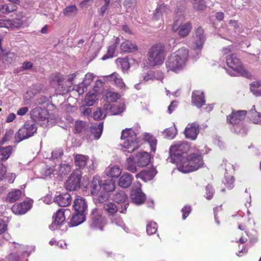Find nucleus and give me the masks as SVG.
<instances>
[{
    "label": "nucleus",
    "instance_id": "obj_1",
    "mask_svg": "<svg viewBox=\"0 0 261 261\" xmlns=\"http://www.w3.org/2000/svg\"><path fill=\"white\" fill-rule=\"evenodd\" d=\"M189 55L188 50L181 48L172 54L166 62L167 71L179 72L186 66Z\"/></svg>",
    "mask_w": 261,
    "mask_h": 261
},
{
    "label": "nucleus",
    "instance_id": "obj_2",
    "mask_svg": "<svg viewBox=\"0 0 261 261\" xmlns=\"http://www.w3.org/2000/svg\"><path fill=\"white\" fill-rule=\"evenodd\" d=\"M203 165V161L201 155L196 153L190 154L187 157L182 158L177 163V168L183 173H188L198 170Z\"/></svg>",
    "mask_w": 261,
    "mask_h": 261
},
{
    "label": "nucleus",
    "instance_id": "obj_3",
    "mask_svg": "<svg viewBox=\"0 0 261 261\" xmlns=\"http://www.w3.org/2000/svg\"><path fill=\"white\" fill-rule=\"evenodd\" d=\"M121 145L126 149L125 151L132 152L140 146V140L137 137V134L132 128H126L122 132L121 136Z\"/></svg>",
    "mask_w": 261,
    "mask_h": 261
},
{
    "label": "nucleus",
    "instance_id": "obj_4",
    "mask_svg": "<svg viewBox=\"0 0 261 261\" xmlns=\"http://www.w3.org/2000/svg\"><path fill=\"white\" fill-rule=\"evenodd\" d=\"M165 57V47L161 43L154 45L148 51V60L149 64L151 66L162 64Z\"/></svg>",
    "mask_w": 261,
    "mask_h": 261
},
{
    "label": "nucleus",
    "instance_id": "obj_5",
    "mask_svg": "<svg viewBox=\"0 0 261 261\" xmlns=\"http://www.w3.org/2000/svg\"><path fill=\"white\" fill-rule=\"evenodd\" d=\"M190 149L189 145L185 142H178L171 145L169 149L171 162L178 163L182 158V154L186 153Z\"/></svg>",
    "mask_w": 261,
    "mask_h": 261
},
{
    "label": "nucleus",
    "instance_id": "obj_6",
    "mask_svg": "<svg viewBox=\"0 0 261 261\" xmlns=\"http://www.w3.org/2000/svg\"><path fill=\"white\" fill-rule=\"evenodd\" d=\"M227 65L232 69V72L229 74L232 76H236L239 75L246 76L247 71L243 68L242 63L234 54H231L226 57Z\"/></svg>",
    "mask_w": 261,
    "mask_h": 261
},
{
    "label": "nucleus",
    "instance_id": "obj_7",
    "mask_svg": "<svg viewBox=\"0 0 261 261\" xmlns=\"http://www.w3.org/2000/svg\"><path fill=\"white\" fill-rule=\"evenodd\" d=\"M36 132L37 126L34 122H26L16 133L14 137L15 141L19 143L33 136Z\"/></svg>",
    "mask_w": 261,
    "mask_h": 261
},
{
    "label": "nucleus",
    "instance_id": "obj_8",
    "mask_svg": "<svg viewBox=\"0 0 261 261\" xmlns=\"http://www.w3.org/2000/svg\"><path fill=\"white\" fill-rule=\"evenodd\" d=\"M31 118L36 122L41 125L46 126L49 122V114L45 109L36 107L30 113Z\"/></svg>",
    "mask_w": 261,
    "mask_h": 261
},
{
    "label": "nucleus",
    "instance_id": "obj_9",
    "mask_svg": "<svg viewBox=\"0 0 261 261\" xmlns=\"http://www.w3.org/2000/svg\"><path fill=\"white\" fill-rule=\"evenodd\" d=\"M82 178V171L80 169L75 170L66 181L65 187L67 190L74 191L80 188Z\"/></svg>",
    "mask_w": 261,
    "mask_h": 261
},
{
    "label": "nucleus",
    "instance_id": "obj_10",
    "mask_svg": "<svg viewBox=\"0 0 261 261\" xmlns=\"http://www.w3.org/2000/svg\"><path fill=\"white\" fill-rule=\"evenodd\" d=\"M90 226L91 228L101 230L105 225L104 217L102 216L101 212L97 208L92 211Z\"/></svg>",
    "mask_w": 261,
    "mask_h": 261
},
{
    "label": "nucleus",
    "instance_id": "obj_11",
    "mask_svg": "<svg viewBox=\"0 0 261 261\" xmlns=\"http://www.w3.org/2000/svg\"><path fill=\"white\" fill-rule=\"evenodd\" d=\"M205 39L203 30L201 27H198L193 36L191 45V47L195 50L201 49L203 47Z\"/></svg>",
    "mask_w": 261,
    "mask_h": 261
},
{
    "label": "nucleus",
    "instance_id": "obj_12",
    "mask_svg": "<svg viewBox=\"0 0 261 261\" xmlns=\"http://www.w3.org/2000/svg\"><path fill=\"white\" fill-rule=\"evenodd\" d=\"M113 200L118 204H120V213L125 214L127 207L129 204V200L127 195L124 191L117 192L113 196Z\"/></svg>",
    "mask_w": 261,
    "mask_h": 261
},
{
    "label": "nucleus",
    "instance_id": "obj_13",
    "mask_svg": "<svg viewBox=\"0 0 261 261\" xmlns=\"http://www.w3.org/2000/svg\"><path fill=\"white\" fill-rule=\"evenodd\" d=\"M199 125L196 122L189 123L185 130L186 138L195 140L199 133Z\"/></svg>",
    "mask_w": 261,
    "mask_h": 261
},
{
    "label": "nucleus",
    "instance_id": "obj_14",
    "mask_svg": "<svg viewBox=\"0 0 261 261\" xmlns=\"http://www.w3.org/2000/svg\"><path fill=\"white\" fill-rule=\"evenodd\" d=\"M191 29V25L190 23H186L181 24L178 20L174 22L172 26V30L174 32L178 30V34L181 37L187 36L190 33Z\"/></svg>",
    "mask_w": 261,
    "mask_h": 261
},
{
    "label": "nucleus",
    "instance_id": "obj_15",
    "mask_svg": "<svg viewBox=\"0 0 261 261\" xmlns=\"http://www.w3.org/2000/svg\"><path fill=\"white\" fill-rule=\"evenodd\" d=\"M246 114L247 111L245 110L232 111L231 114L227 116V121L232 125L239 124L245 118Z\"/></svg>",
    "mask_w": 261,
    "mask_h": 261
},
{
    "label": "nucleus",
    "instance_id": "obj_16",
    "mask_svg": "<svg viewBox=\"0 0 261 261\" xmlns=\"http://www.w3.org/2000/svg\"><path fill=\"white\" fill-rule=\"evenodd\" d=\"M32 203L33 201L30 200L18 204H15L12 207V211L15 214H24L31 208Z\"/></svg>",
    "mask_w": 261,
    "mask_h": 261
},
{
    "label": "nucleus",
    "instance_id": "obj_17",
    "mask_svg": "<svg viewBox=\"0 0 261 261\" xmlns=\"http://www.w3.org/2000/svg\"><path fill=\"white\" fill-rule=\"evenodd\" d=\"M73 206L75 212L87 214L88 205L87 201L83 197L80 196H76Z\"/></svg>",
    "mask_w": 261,
    "mask_h": 261
},
{
    "label": "nucleus",
    "instance_id": "obj_18",
    "mask_svg": "<svg viewBox=\"0 0 261 261\" xmlns=\"http://www.w3.org/2000/svg\"><path fill=\"white\" fill-rule=\"evenodd\" d=\"M65 210L64 208H61L57 211L56 213L53 216V218L54 219V222L49 226L50 229H56L57 226H59L64 223L65 220Z\"/></svg>",
    "mask_w": 261,
    "mask_h": 261
},
{
    "label": "nucleus",
    "instance_id": "obj_19",
    "mask_svg": "<svg viewBox=\"0 0 261 261\" xmlns=\"http://www.w3.org/2000/svg\"><path fill=\"white\" fill-rule=\"evenodd\" d=\"M132 201L137 205L142 204L145 200V195L140 188L133 189L130 194Z\"/></svg>",
    "mask_w": 261,
    "mask_h": 261
},
{
    "label": "nucleus",
    "instance_id": "obj_20",
    "mask_svg": "<svg viewBox=\"0 0 261 261\" xmlns=\"http://www.w3.org/2000/svg\"><path fill=\"white\" fill-rule=\"evenodd\" d=\"M16 55L11 51H6L2 50L0 51V60L6 64H11L14 63L16 59Z\"/></svg>",
    "mask_w": 261,
    "mask_h": 261
},
{
    "label": "nucleus",
    "instance_id": "obj_21",
    "mask_svg": "<svg viewBox=\"0 0 261 261\" xmlns=\"http://www.w3.org/2000/svg\"><path fill=\"white\" fill-rule=\"evenodd\" d=\"M22 24V21L19 19H2L0 20V28L8 29L18 28Z\"/></svg>",
    "mask_w": 261,
    "mask_h": 261
},
{
    "label": "nucleus",
    "instance_id": "obj_22",
    "mask_svg": "<svg viewBox=\"0 0 261 261\" xmlns=\"http://www.w3.org/2000/svg\"><path fill=\"white\" fill-rule=\"evenodd\" d=\"M170 10L167 5L161 4L159 5L155 9L153 17L156 20H163L164 17L169 12Z\"/></svg>",
    "mask_w": 261,
    "mask_h": 261
},
{
    "label": "nucleus",
    "instance_id": "obj_23",
    "mask_svg": "<svg viewBox=\"0 0 261 261\" xmlns=\"http://www.w3.org/2000/svg\"><path fill=\"white\" fill-rule=\"evenodd\" d=\"M55 80L56 81L58 84L57 87L56 88L57 93L61 95L66 93L68 91V89L67 86L64 84V79L63 78V76L59 73L56 74Z\"/></svg>",
    "mask_w": 261,
    "mask_h": 261
},
{
    "label": "nucleus",
    "instance_id": "obj_24",
    "mask_svg": "<svg viewBox=\"0 0 261 261\" xmlns=\"http://www.w3.org/2000/svg\"><path fill=\"white\" fill-rule=\"evenodd\" d=\"M137 165L139 167H144L147 166L150 162V156L146 152L139 153L135 157Z\"/></svg>",
    "mask_w": 261,
    "mask_h": 261
},
{
    "label": "nucleus",
    "instance_id": "obj_25",
    "mask_svg": "<svg viewBox=\"0 0 261 261\" xmlns=\"http://www.w3.org/2000/svg\"><path fill=\"white\" fill-rule=\"evenodd\" d=\"M192 100L193 103L198 108H201L205 102L203 93L199 91H195L193 92Z\"/></svg>",
    "mask_w": 261,
    "mask_h": 261
},
{
    "label": "nucleus",
    "instance_id": "obj_26",
    "mask_svg": "<svg viewBox=\"0 0 261 261\" xmlns=\"http://www.w3.org/2000/svg\"><path fill=\"white\" fill-rule=\"evenodd\" d=\"M60 206L65 207L71 203L70 195L68 193H64L56 196L54 199Z\"/></svg>",
    "mask_w": 261,
    "mask_h": 261
},
{
    "label": "nucleus",
    "instance_id": "obj_27",
    "mask_svg": "<svg viewBox=\"0 0 261 261\" xmlns=\"http://www.w3.org/2000/svg\"><path fill=\"white\" fill-rule=\"evenodd\" d=\"M157 172L155 168H152L148 170H144L136 175L137 178H140L146 181L151 180L156 175Z\"/></svg>",
    "mask_w": 261,
    "mask_h": 261
},
{
    "label": "nucleus",
    "instance_id": "obj_28",
    "mask_svg": "<svg viewBox=\"0 0 261 261\" xmlns=\"http://www.w3.org/2000/svg\"><path fill=\"white\" fill-rule=\"evenodd\" d=\"M102 180L99 176H95L93 177L91 184V194L95 196L100 192V189L102 188Z\"/></svg>",
    "mask_w": 261,
    "mask_h": 261
},
{
    "label": "nucleus",
    "instance_id": "obj_29",
    "mask_svg": "<svg viewBox=\"0 0 261 261\" xmlns=\"http://www.w3.org/2000/svg\"><path fill=\"white\" fill-rule=\"evenodd\" d=\"M86 214L75 212L72 215L70 220L71 226H76L86 220Z\"/></svg>",
    "mask_w": 261,
    "mask_h": 261
},
{
    "label": "nucleus",
    "instance_id": "obj_30",
    "mask_svg": "<svg viewBox=\"0 0 261 261\" xmlns=\"http://www.w3.org/2000/svg\"><path fill=\"white\" fill-rule=\"evenodd\" d=\"M133 179V178L131 174L125 172L120 177L118 185L122 188H128L131 185Z\"/></svg>",
    "mask_w": 261,
    "mask_h": 261
},
{
    "label": "nucleus",
    "instance_id": "obj_31",
    "mask_svg": "<svg viewBox=\"0 0 261 261\" xmlns=\"http://www.w3.org/2000/svg\"><path fill=\"white\" fill-rule=\"evenodd\" d=\"M103 210L106 214L111 218L116 215V213L119 210H121L119 207H118L116 204L113 202H107L103 204Z\"/></svg>",
    "mask_w": 261,
    "mask_h": 261
},
{
    "label": "nucleus",
    "instance_id": "obj_32",
    "mask_svg": "<svg viewBox=\"0 0 261 261\" xmlns=\"http://www.w3.org/2000/svg\"><path fill=\"white\" fill-rule=\"evenodd\" d=\"M106 77L108 81L111 82H113L116 85L119 87L122 88L123 86H125L122 77L119 74L116 72H114L110 75H107L106 76Z\"/></svg>",
    "mask_w": 261,
    "mask_h": 261
},
{
    "label": "nucleus",
    "instance_id": "obj_33",
    "mask_svg": "<svg viewBox=\"0 0 261 261\" xmlns=\"http://www.w3.org/2000/svg\"><path fill=\"white\" fill-rule=\"evenodd\" d=\"M103 124L102 122H100L98 124H93L91 126V133L92 135L93 136L94 139L97 140L99 139L103 131Z\"/></svg>",
    "mask_w": 261,
    "mask_h": 261
},
{
    "label": "nucleus",
    "instance_id": "obj_34",
    "mask_svg": "<svg viewBox=\"0 0 261 261\" xmlns=\"http://www.w3.org/2000/svg\"><path fill=\"white\" fill-rule=\"evenodd\" d=\"M122 172L121 169L117 165L108 167L106 170L107 176L112 178H118Z\"/></svg>",
    "mask_w": 261,
    "mask_h": 261
},
{
    "label": "nucleus",
    "instance_id": "obj_35",
    "mask_svg": "<svg viewBox=\"0 0 261 261\" xmlns=\"http://www.w3.org/2000/svg\"><path fill=\"white\" fill-rule=\"evenodd\" d=\"M21 194L20 190L13 189L7 194L6 201L11 203L14 202L20 198Z\"/></svg>",
    "mask_w": 261,
    "mask_h": 261
},
{
    "label": "nucleus",
    "instance_id": "obj_36",
    "mask_svg": "<svg viewBox=\"0 0 261 261\" xmlns=\"http://www.w3.org/2000/svg\"><path fill=\"white\" fill-rule=\"evenodd\" d=\"M120 49L123 52H133L138 49L136 44L129 40H125L120 45Z\"/></svg>",
    "mask_w": 261,
    "mask_h": 261
},
{
    "label": "nucleus",
    "instance_id": "obj_37",
    "mask_svg": "<svg viewBox=\"0 0 261 261\" xmlns=\"http://www.w3.org/2000/svg\"><path fill=\"white\" fill-rule=\"evenodd\" d=\"M88 157L82 154H76L74 156V163L76 166L83 169L87 164Z\"/></svg>",
    "mask_w": 261,
    "mask_h": 261
},
{
    "label": "nucleus",
    "instance_id": "obj_38",
    "mask_svg": "<svg viewBox=\"0 0 261 261\" xmlns=\"http://www.w3.org/2000/svg\"><path fill=\"white\" fill-rule=\"evenodd\" d=\"M111 223L118 227H121L124 231H127L128 229L126 227L122 219L117 215L110 218Z\"/></svg>",
    "mask_w": 261,
    "mask_h": 261
},
{
    "label": "nucleus",
    "instance_id": "obj_39",
    "mask_svg": "<svg viewBox=\"0 0 261 261\" xmlns=\"http://www.w3.org/2000/svg\"><path fill=\"white\" fill-rule=\"evenodd\" d=\"M12 150L11 146H8L5 147L0 146V161L7 160L11 154Z\"/></svg>",
    "mask_w": 261,
    "mask_h": 261
},
{
    "label": "nucleus",
    "instance_id": "obj_40",
    "mask_svg": "<svg viewBox=\"0 0 261 261\" xmlns=\"http://www.w3.org/2000/svg\"><path fill=\"white\" fill-rule=\"evenodd\" d=\"M16 9V5L13 3L0 5V12L3 14H9Z\"/></svg>",
    "mask_w": 261,
    "mask_h": 261
},
{
    "label": "nucleus",
    "instance_id": "obj_41",
    "mask_svg": "<svg viewBox=\"0 0 261 261\" xmlns=\"http://www.w3.org/2000/svg\"><path fill=\"white\" fill-rule=\"evenodd\" d=\"M102 190L106 192H110L113 191L115 188V181L113 179L105 180L103 182H102Z\"/></svg>",
    "mask_w": 261,
    "mask_h": 261
},
{
    "label": "nucleus",
    "instance_id": "obj_42",
    "mask_svg": "<svg viewBox=\"0 0 261 261\" xmlns=\"http://www.w3.org/2000/svg\"><path fill=\"white\" fill-rule=\"evenodd\" d=\"M94 197V201L95 204L102 203L106 201L109 197L108 192L101 191Z\"/></svg>",
    "mask_w": 261,
    "mask_h": 261
},
{
    "label": "nucleus",
    "instance_id": "obj_43",
    "mask_svg": "<svg viewBox=\"0 0 261 261\" xmlns=\"http://www.w3.org/2000/svg\"><path fill=\"white\" fill-rule=\"evenodd\" d=\"M137 166L136 158L129 157L127 159L125 167L127 170L134 173L137 171Z\"/></svg>",
    "mask_w": 261,
    "mask_h": 261
},
{
    "label": "nucleus",
    "instance_id": "obj_44",
    "mask_svg": "<svg viewBox=\"0 0 261 261\" xmlns=\"http://www.w3.org/2000/svg\"><path fill=\"white\" fill-rule=\"evenodd\" d=\"M250 91L256 96H261V81L253 82L250 85Z\"/></svg>",
    "mask_w": 261,
    "mask_h": 261
},
{
    "label": "nucleus",
    "instance_id": "obj_45",
    "mask_svg": "<svg viewBox=\"0 0 261 261\" xmlns=\"http://www.w3.org/2000/svg\"><path fill=\"white\" fill-rule=\"evenodd\" d=\"M117 66L121 68L123 71L129 68V63L126 58H118L116 61Z\"/></svg>",
    "mask_w": 261,
    "mask_h": 261
},
{
    "label": "nucleus",
    "instance_id": "obj_46",
    "mask_svg": "<svg viewBox=\"0 0 261 261\" xmlns=\"http://www.w3.org/2000/svg\"><path fill=\"white\" fill-rule=\"evenodd\" d=\"M145 139L149 144L151 150L153 152H155L157 144V140L156 138L149 134H147L145 136Z\"/></svg>",
    "mask_w": 261,
    "mask_h": 261
},
{
    "label": "nucleus",
    "instance_id": "obj_47",
    "mask_svg": "<svg viewBox=\"0 0 261 261\" xmlns=\"http://www.w3.org/2000/svg\"><path fill=\"white\" fill-rule=\"evenodd\" d=\"M105 97L107 101L108 102H115L120 97L118 93L110 91L106 93Z\"/></svg>",
    "mask_w": 261,
    "mask_h": 261
},
{
    "label": "nucleus",
    "instance_id": "obj_48",
    "mask_svg": "<svg viewBox=\"0 0 261 261\" xmlns=\"http://www.w3.org/2000/svg\"><path fill=\"white\" fill-rule=\"evenodd\" d=\"M163 134L166 138L172 139L175 137L177 134V129L175 126H174L173 127L165 129L163 132Z\"/></svg>",
    "mask_w": 261,
    "mask_h": 261
},
{
    "label": "nucleus",
    "instance_id": "obj_49",
    "mask_svg": "<svg viewBox=\"0 0 261 261\" xmlns=\"http://www.w3.org/2000/svg\"><path fill=\"white\" fill-rule=\"evenodd\" d=\"M250 113L252 114L251 120L254 123H261V114L255 110V106H253L252 109L250 110Z\"/></svg>",
    "mask_w": 261,
    "mask_h": 261
},
{
    "label": "nucleus",
    "instance_id": "obj_50",
    "mask_svg": "<svg viewBox=\"0 0 261 261\" xmlns=\"http://www.w3.org/2000/svg\"><path fill=\"white\" fill-rule=\"evenodd\" d=\"M118 40H119V39L117 38L116 40V44L118 43ZM116 46H117V44H113V45L110 46L108 49L107 54L105 55L102 57V59L103 60H105L108 58L113 57L114 55L115 50Z\"/></svg>",
    "mask_w": 261,
    "mask_h": 261
},
{
    "label": "nucleus",
    "instance_id": "obj_51",
    "mask_svg": "<svg viewBox=\"0 0 261 261\" xmlns=\"http://www.w3.org/2000/svg\"><path fill=\"white\" fill-rule=\"evenodd\" d=\"M63 13L67 16L74 15L77 13V8L74 5L68 6L64 9Z\"/></svg>",
    "mask_w": 261,
    "mask_h": 261
},
{
    "label": "nucleus",
    "instance_id": "obj_52",
    "mask_svg": "<svg viewBox=\"0 0 261 261\" xmlns=\"http://www.w3.org/2000/svg\"><path fill=\"white\" fill-rule=\"evenodd\" d=\"M96 95L94 93H88L86 95L84 101L86 105L91 106L96 101Z\"/></svg>",
    "mask_w": 261,
    "mask_h": 261
},
{
    "label": "nucleus",
    "instance_id": "obj_53",
    "mask_svg": "<svg viewBox=\"0 0 261 261\" xmlns=\"http://www.w3.org/2000/svg\"><path fill=\"white\" fill-rule=\"evenodd\" d=\"M157 230V224L153 222H150L146 225V232L148 234L151 235L155 233Z\"/></svg>",
    "mask_w": 261,
    "mask_h": 261
},
{
    "label": "nucleus",
    "instance_id": "obj_54",
    "mask_svg": "<svg viewBox=\"0 0 261 261\" xmlns=\"http://www.w3.org/2000/svg\"><path fill=\"white\" fill-rule=\"evenodd\" d=\"M193 4V7L197 10H203L205 8L204 0H190Z\"/></svg>",
    "mask_w": 261,
    "mask_h": 261
},
{
    "label": "nucleus",
    "instance_id": "obj_55",
    "mask_svg": "<svg viewBox=\"0 0 261 261\" xmlns=\"http://www.w3.org/2000/svg\"><path fill=\"white\" fill-rule=\"evenodd\" d=\"M234 179L232 176H225L224 184L228 190L232 189L234 187Z\"/></svg>",
    "mask_w": 261,
    "mask_h": 261
},
{
    "label": "nucleus",
    "instance_id": "obj_56",
    "mask_svg": "<svg viewBox=\"0 0 261 261\" xmlns=\"http://www.w3.org/2000/svg\"><path fill=\"white\" fill-rule=\"evenodd\" d=\"M71 171V168L68 164H61L59 169V173L61 175H65Z\"/></svg>",
    "mask_w": 261,
    "mask_h": 261
},
{
    "label": "nucleus",
    "instance_id": "obj_57",
    "mask_svg": "<svg viewBox=\"0 0 261 261\" xmlns=\"http://www.w3.org/2000/svg\"><path fill=\"white\" fill-rule=\"evenodd\" d=\"M94 75L92 73H88L86 74L85 77L83 82V86H85L86 88L89 86L92 82L93 81Z\"/></svg>",
    "mask_w": 261,
    "mask_h": 261
},
{
    "label": "nucleus",
    "instance_id": "obj_58",
    "mask_svg": "<svg viewBox=\"0 0 261 261\" xmlns=\"http://www.w3.org/2000/svg\"><path fill=\"white\" fill-rule=\"evenodd\" d=\"M106 116V114L104 111H102L100 109H98L93 113V118L95 120H100L102 118H105Z\"/></svg>",
    "mask_w": 261,
    "mask_h": 261
},
{
    "label": "nucleus",
    "instance_id": "obj_59",
    "mask_svg": "<svg viewBox=\"0 0 261 261\" xmlns=\"http://www.w3.org/2000/svg\"><path fill=\"white\" fill-rule=\"evenodd\" d=\"M86 123L83 121H77L75 124V130L76 133H80L85 127Z\"/></svg>",
    "mask_w": 261,
    "mask_h": 261
},
{
    "label": "nucleus",
    "instance_id": "obj_60",
    "mask_svg": "<svg viewBox=\"0 0 261 261\" xmlns=\"http://www.w3.org/2000/svg\"><path fill=\"white\" fill-rule=\"evenodd\" d=\"M206 198L207 199H211L214 195V189L212 186L208 185L206 187Z\"/></svg>",
    "mask_w": 261,
    "mask_h": 261
},
{
    "label": "nucleus",
    "instance_id": "obj_61",
    "mask_svg": "<svg viewBox=\"0 0 261 261\" xmlns=\"http://www.w3.org/2000/svg\"><path fill=\"white\" fill-rule=\"evenodd\" d=\"M191 211V207L190 206H185L182 208L181 212L182 213V219L185 220L188 216Z\"/></svg>",
    "mask_w": 261,
    "mask_h": 261
},
{
    "label": "nucleus",
    "instance_id": "obj_62",
    "mask_svg": "<svg viewBox=\"0 0 261 261\" xmlns=\"http://www.w3.org/2000/svg\"><path fill=\"white\" fill-rule=\"evenodd\" d=\"M110 3V0H105L103 5L101 7L100 9V13L101 15H103L105 14L108 9Z\"/></svg>",
    "mask_w": 261,
    "mask_h": 261
},
{
    "label": "nucleus",
    "instance_id": "obj_63",
    "mask_svg": "<svg viewBox=\"0 0 261 261\" xmlns=\"http://www.w3.org/2000/svg\"><path fill=\"white\" fill-rule=\"evenodd\" d=\"M14 135V132L12 130L10 129L7 131L4 135V137L3 139V141L5 142L8 140H9L10 138L12 137Z\"/></svg>",
    "mask_w": 261,
    "mask_h": 261
},
{
    "label": "nucleus",
    "instance_id": "obj_64",
    "mask_svg": "<svg viewBox=\"0 0 261 261\" xmlns=\"http://www.w3.org/2000/svg\"><path fill=\"white\" fill-rule=\"evenodd\" d=\"M63 154V151L62 149L59 148L55 149L52 152V156L54 158H58L60 157Z\"/></svg>",
    "mask_w": 261,
    "mask_h": 261
}]
</instances>
